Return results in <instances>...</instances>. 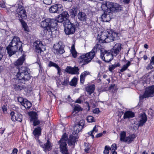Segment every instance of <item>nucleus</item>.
Segmentation results:
<instances>
[{
	"label": "nucleus",
	"mask_w": 154,
	"mask_h": 154,
	"mask_svg": "<svg viewBox=\"0 0 154 154\" xmlns=\"http://www.w3.org/2000/svg\"><path fill=\"white\" fill-rule=\"evenodd\" d=\"M101 8L104 11L101 19L103 21L106 22L110 20L112 16L113 12H117L122 10V7L119 4L110 2L102 3Z\"/></svg>",
	"instance_id": "obj_1"
},
{
	"label": "nucleus",
	"mask_w": 154,
	"mask_h": 154,
	"mask_svg": "<svg viewBox=\"0 0 154 154\" xmlns=\"http://www.w3.org/2000/svg\"><path fill=\"white\" fill-rule=\"evenodd\" d=\"M48 66L49 67L54 66L57 69L58 74L60 75L61 69L57 64L51 61H50Z\"/></svg>",
	"instance_id": "obj_25"
},
{
	"label": "nucleus",
	"mask_w": 154,
	"mask_h": 154,
	"mask_svg": "<svg viewBox=\"0 0 154 154\" xmlns=\"http://www.w3.org/2000/svg\"><path fill=\"white\" fill-rule=\"evenodd\" d=\"M75 136V135L74 136L72 135L70 136L68 140L69 145H74V144L76 141Z\"/></svg>",
	"instance_id": "obj_27"
},
{
	"label": "nucleus",
	"mask_w": 154,
	"mask_h": 154,
	"mask_svg": "<svg viewBox=\"0 0 154 154\" xmlns=\"http://www.w3.org/2000/svg\"><path fill=\"white\" fill-rule=\"evenodd\" d=\"M18 152V150L16 149H13L12 152L11 154H17Z\"/></svg>",
	"instance_id": "obj_55"
},
{
	"label": "nucleus",
	"mask_w": 154,
	"mask_h": 154,
	"mask_svg": "<svg viewBox=\"0 0 154 154\" xmlns=\"http://www.w3.org/2000/svg\"><path fill=\"white\" fill-rule=\"evenodd\" d=\"M139 121L138 126H142L147 121V118L146 114L143 113L141 114Z\"/></svg>",
	"instance_id": "obj_21"
},
{
	"label": "nucleus",
	"mask_w": 154,
	"mask_h": 154,
	"mask_svg": "<svg viewBox=\"0 0 154 154\" xmlns=\"http://www.w3.org/2000/svg\"><path fill=\"white\" fill-rule=\"evenodd\" d=\"M154 96V86H152L146 88L144 94L140 97L143 99Z\"/></svg>",
	"instance_id": "obj_11"
},
{
	"label": "nucleus",
	"mask_w": 154,
	"mask_h": 154,
	"mask_svg": "<svg viewBox=\"0 0 154 154\" xmlns=\"http://www.w3.org/2000/svg\"><path fill=\"white\" fill-rule=\"evenodd\" d=\"M135 136L134 134H132L126 137V140L125 142H127L128 143H131L135 138Z\"/></svg>",
	"instance_id": "obj_30"
},
{
	"label": "nucleus",
	"mask_w": 154,
	"mask_h": 154,
	"mask_svg": "<svg viewBox=\"0 0 154 154\" xmlns=\"http://www.w3.org/2000/svg\"><path fill=\"white\" fill-rule=\"evenodd\" d=\"M24 58L23 56H22V57L18 59L14 63V65L16 66H17L16 70V73H17V69H21L22 67H23V66H21L20 67V66H21L23 63L24 61ZM26 68H27L26 67Z\"/></svg>",
	"instance_id": "obj_20"
},
{
	"label": "nucleus",
	"mask_w": 154,
	"mask_h": 154,
	"mask_svg": "<svg viewBox=\"0 0 154 154\" xmlns=\"http://www.w3.org/2000/svg\"><path fill=\"white\" fill-rule=\"evenodd\" d=\"M69 82V79L67 78H64V81L61 83L62 85H66Z\"/></svg>",
	"instance_id": "obj_47"
},
{
	"label": "nucleus",
	"mask_w": 154,
	"mask_h": 154,
	"mask_svg": "<svg viewBox=\"0 0 154 154\" xmlns=\"http://www.w3.org/2000/svg\"><path fill=\"white\" fill-rule=\"evenodd\" d=\"M142 154H148L147 152L146 151H143L142 153Z\"/></svg>",
	"instance_id": "obj_64"
},
{
	"label": "nucleus",
	"mask_w": 154,
	"mask_h": 154,
	"mask_svg": "<svg viewBox=\"0 0 154 154\" xmlns=\"http://www.w3.org/2000/svg\"><path fill=\"white\" fill-rule=\"evenodd\" d=\"M113 56L112 53L104 50L101 53L100 57L105 62L108 63L113 58Z\"/></svg>",
	"instance_id": "obj_9"
},
{
	"label": "nucleus",
	"mask_w": 154,
	"mask_h": 154,
	"mask_svg": "<svg viewBox=\"0 0 154 154\" xmlns=\"http://www.w3.org/2000/svg\"><path fill=\"white\" fill-rule=\"evenodd\" d=\"M54 51L55 53L57 54H62L65 52L63 47L59 43L54 45Z\"/></svg>",
	"instance_id": "obj_15"
},
{
	"label": "nucleus",
	"mask_w": 154,
	"mask_h": 154,
	"mask_svg": "<svg viewBox=\"0 0 154 154\" xmlns=\"http://www.w3.org/2000/svg\"><path fill=\"white\" fill-rule=\"evenodd\" d=\"M100 112L99 109L98 108L95 109L93 110V112L94 113L98 114Z\"/></svg>",
	"instance_id": "obj_53"
},
{
	"label": "nucleus",
	"mask_w": 154,
	"mask_h": 154,
	"mask_svg": "<svg viewBox=\"0 0 154 154\" xmlns=\"http://www.w3.org/2000/svg\"><path fill=\"white\" fill-rule=\"evenodd\" d=\"M41 129L40 127H38L35 129L33 131V134L36 139H38L39 136L41 135Z\"/></svg>",
	"instance_id": "obj_23"
},
{
	"label": "nucleus",
	"mask_w": 154,
	"mask_h": 154,
	"mask_svg": "<svg viewBox=\"0 0 154 154\" xmlns=\"http://www.w3.org/2000/svg\"><path fill=\"white\" fill-rule=\"evenodd\" d=\"M26 154H31V152L29 150H27L26 152Z\"/></svg>",
	"instance_id": "obj_63"
},
{
	"label": "nucleus",
	"mask_w": 154,
	"mask_h": 154,
	"mask_svg": "<svg viewBox=\"0 0 154 154\" xmlns=\"http://www.w3.org/2000/svg\"><path fill=\"white\" fill-rule=\"evenodd\" d=\"M148 45L146 44H145L144 45V47L146 48V49H148Z\"/></svg>",
	"instance_id": "obj_62"
},
{
	"label": "nucleus",
	"mask_w": 154,
	"mask_h": 154,
	"mask_svg": "<svg viewBox=\"0 0 154 154\" xmlns=\"http://www.w3.org/2000/svg\"><path fill=\"white\" fill-rule=\"evenodd\" d=\"M120 64L119 63H117L116 64H115L113 65H112L109 66V70L112 72L113 69H114L116 67L119 66Z\"/></svg>",
	"instance_id": "obj_39"
},
{
	"label": "nucleus",
	"mask_w": 154,
	"mask_h": 154,
	"mask_svg": "<svg viewBox=\"0 0 154 154\" xmlns=\"http://www.w3.org/2000/svg\"><path fill=\"white\" fill-rule=\"evenodd\" d=\"M85 100V98L83 96H81L76 100L75 102L79 103H81L82 101H84Z\"/></svg>",
	"instance_id": "obj_40"
},
{
	"label": "nucleus",
	"mask_w": 154,
	"mask_h": 154,
	"mask_svg": "<svg viewBox=\"0 0 154 154\" xmlns=\"http://www.w3.org/2000/svg\"><path fill=\"white\" fill-rule=\"evenodd\" d=\"M5 129L4 128H1L0 129V133L2 134L4 132V131L5 130Z\"/></svg>",
	"instance_id": "obj_57"
},
{
	"label": "nucleus",
	"mask_w": 154,
	"mask_h": 154,
	"mask_svg": "<svg viewBox=\"0 0 154 154\" xmlns=\"http://www.w3.org/2000/svg\"><path fill=\"white\" fill-rule=\"evenodd\" d=\"M78 19L81 21L85 22L87 18V16L86 14L83 12H80L78 14Z\"/></svg>",
	"instance_id": "obj_22"
},
{
	"label": "nucleus",
	"mask_w": 154,
	"mask_h": 154,
	"mask_svg": "<svg viewBox=\"0 0 154 154\" xmlns=\"http://www.w3.org/2000/svg\"><path fill=\"white\" fill-rule=\"evenodd\" d=\"M17 71L16 75L17 79L14 86L16 91H19L25 87V82L30 79V76L28 71V68L26 67L17 69Z\"/></svg>",
	"instance_id": "obj_2"
},
{
	"label": "nucleus",
	"mask_w": 154,
	"mask_h": 154,
	"mask_svg": "<svg viewBox=\"0 0 154 154\" xmlns=\"http://www.w3.org/2000/svg\"><path fill=\"white\" fill-rule=\"evenodd\" d=\"M79 69L77 67L72 68L70 66H67L65 69L66 72L72 74H79Z\"/></svg>",
	"instance_id": "obj_18"
},
{
	"label": "nucleus",
	"mask_w": 154,
	"mask_h": 154,
	"mask_svg": "<svg viewBox=\"0 0 154 154\" xmlns=\"http://www.w3.org/2000/svg\"><path fill=\"white\" fill-rule=\"evenodd\" d=\"M152 64L151 63L148 64L146 67V69L148 70L151 69H152L153 66H152Z\"/></svg>",
	"instance_id": "obj_54"
},
{
	"label": "nucleus",
	"mask_w": 154,
	"mask_h": 154,
	"mask_svg": "<svg viewBox=\"0 0 154 154\" xmlns=\"http://www.w3.org/2000/svg\"><path fill=\"white\" fill-rule=\"evenodd\" d=\"M131 63L130 61H128L127 63L125 64L124 65L122 68L120 69V71L122 72L126 70L128 67L130 66Z\"/></svg>",
	"instance_id": "obj_37"
},
{
	"label": "nucleus",
	"mask_w": 154,
	"mask_h": 154,
	"mask_svg": "<svg viewBox=\"0 0 154 154\" xmlns=\"http://www.w3.org/2000/svg\"><path fill=\"white\" fill-rule=\"evenodd\" d=\"M3 4H0V7L2 8H5V2H3Z\"/></svg>",
	"instance_id": "obj_60"
},
{
	"label": "nucleus",
	"mask_w": 154,
	"mask_h": 154,
	"mask_svg": "<svg viewBox=\"0 0 154 154\" xmlns=\"http://www.w3.org/2000/svg\"><path fill=\"white\" fill-rule=\"evenodd\" d=\"M63 10V6L60 4L54 5L51 6L49 8L50 12L52 13L60 14L62 12Z\"/></svg>",
	"instance_id": "obj_10"
},
{
	"label": "nucleus",
	"mask_w": 154,
	"mask_h": 154,
	"mask_svg": "<svg viewBox=\"0 0 154 154\" xmlns=\"http://www.w3.org/2000/svg\"><path fill=\"white\" fill-rule=\"evenodd\" d=\"M5 51L4 48L0 47V60H2Z\"/></svg>",
	"instance_id": "obj_41"
},
{
	"label": "nucleus",
	"mask_w": 154,
	"mask_h": 154,
	"mask_svg": "<svg viewBox=\"0 0 154 154\" xmlns=\"http://www.w3.org/2000/svg\"><path fill=\"white\" fill-rule=\"evenodd\" d=\"M116 144H113L111 146V148H110V149L112 150L115 151L116 149Z\"/></svg>",
	"instance_id": "obj_49"
},
{
	"label": "nucleus",
	"mask_w": 154,
	"mask_h": 154,
	"mask_svg": "<svg viewBox=\"0 0 154 154\" xmlns=\"http://www.w3.org/2000/svg\"><path fill=\"white\" fill-rule=\"evenodd\" d=\"M33 45L36 51L38 53H40L41 52L44 51L46 50L45 45H43L41 41H35Z\"/></svg>",
	"instance_id": "obj_12"
},
{
	"label": "nucleus",
	"mask_w": 154,
	"mask_h": 154,
	"mask_svg": "<svg viewBox=\"0 0 154 154\" xmlns=\"http://www.w3.org/2000/svg\"><path fill=\"white\" fill-rule=\"evenodd\" d=\"M22 45V43L20 41V38L14 36L7 48L9 55L11 57L15 54L18 49L21 51Z\"/></svg>",
	"instance_id": "obj_5"
},
{
	"label": "nucleus",
	"mask_w": 154,
	"mask_h": 154,
	"mask_svg": "<svg viewBox=\"0 0 154 154\" xmlns=\"http://www.w3.org/2000/svg\"><path fill=\"white\" fill-rule=\"evenodd\" d=\"M95 55L94 52H93L92 51L85 54H83L81 56L79 59L81 60L80 62L83 63V65H85L91 61L94 58Z\"/></svg>",
	"instance_id": "obj_7"
},
{
	"label": "nucleus",
	"mask_w": 154,
	"mask_h": 154,
	"mask_svg": "<svg viewBox=\"0 0 154 154\" xmlns=\"http://www.w3.org/2000/svg\"><path fill=\"white\" fill-rule=\"evenodd\" d=\"M134 116V114L133 112L130 111H128L126 112L124 115V118H132Z\"/></svg>",
	"instance_id": "obj_28"
},
{
	"label": "nucleus",
	"mask_w": 154,
	"mask_h": 154,
	"mask_svg": "<svg viewBox=\"0 0 154 154\" xmlns=\"http://www.w3.org/2000/svg\"><path fill=\"white\" fill-rule=\"evenodd\" d=\"M98 131V129L96 127V125L95 126L93 129L91 131L88 133V134H94V132L97 133Z\"/></svg>",
	"instance_id": "obj_44"
},
{
	"label": "nucleus",
	"mask_w": 154,
	"mask_h": 154,
	"mask_svg": "<svg viewBox=\"0 0 154 154\" xmlns=\"http://www.w3.org/2000/svg\"><path fill=\"white\" fill-rule=\"evenodd\" d=\"M68 139L67 136L64 133L60 140L59 141L60 148L62 154H69L68 150L66 147V142Z\"/></svg>",
	"instance_id": "obj_6"
},
{
	"label": "nucleus",
	"mask_w": 154,
	"mask_h": 154,
	"mask_svg": "<svg viewBox=\"0 0 154 154\" xmlns=\"http://www.w3.org/2000/svg\"><path fill=\"white\" fill-rule=\"evenodd\" d=\"M110 149V148L108 146H105V150L103 151L104 154H108L109 152V150Z\"/></svg>",
	"instance_id": "obj_43"
},
{
	"label": "nucleus",
	"mask_w": 154,
	"mask_h": 154,
	"mask_svg": "<svg viewBox=\"0 0 154 154\" xmlns=\"http://www.w3.org/2000/svg\"><path fill=\"white\" fill-rule=\"evenodd\" d=\"M63 21H65V23L66 20L60 14L58 16L57 19L47 18L42 21L40 23L41 26L52 35L57 29V23H61Z\"/></svg>",
	"instance_id": "obj_3"
},
{
	"label": "nucleus",
	"mask_w": 154,
	"mask_h": 154,
	"mask_svg": "<svg viewBox=\"0 0 154 154\" xmlns=\"http://www.w3.org/2000/svg\"><path fill=\"white\" fill-rule=\"evenodd\" d=\"M22 26L23 28L24 29V30L28 31V26L25 23L22 24Z\"/></svg>",
	"instance_id": "obj_52"
},
{
	"label": "nucleus",
	"mask_w": 154,
	"mask_h": 154,
	"mask_svg": "<svg viewBox=\"0 0 154 154\" xmlns=\"http://www.w3.org/2000/svg\"><path fill=\"white\" fill-rule=\"evenodd\" d=\"M82 128V126H80L78 124L77 125L75 126L74 130H75V132L74 131L73 133L72 134L73 135H75L76 134V133H79L81 130Z\"/></svg>",
	"instance_id": "obj_33"
},
{
	"label": "nucleus",
	"mask_w": 154,
	"mask_h": 154,
	"mask_svg": "<svg viewBox=\"0 0 154 154\" xmlns=\"http://www.w3.org/2000/svg\"><path fill=\"white\" fill-rule=\"evenodd\" d=\"M31 121H32L34 126H36L39 124V121L37 119V115L35 112H32L31 116Z\"/></svg>",
	"instance_id": "obj_19"
},
{
	"label": "nucleus",
	"mask_w": 154,
	"mask_h": 154,
	"mask_svg": "<svg viewBox=\"0 0 154 154\" xmlns=\"http://www.w3.org/2000/svg\"><path fill=\"white\" fill-rule=\"evenodd\" d=\"M77 82V79L76 78L74 77L71 80L69 83V85L71 86H75Z\"/></svg>",
	"instance_id": "obj_36"
},
{
	"label": "nucleus",
	"mask_w": 154,
	"mask_h": 154,
	"mask_svg": "<svg viewBox=\"0 0 154 154\" xmlns=\"http://www.w3.org/2000/svg\"><path fill=\"white\" fill-rule=\"evenodd\" d=\"M102 135H103L102 133L98 134L96 135V137H101L102 136Z\"/></svg>",
	"instance_id": "obj_58"
},
{
	"label": "nucleus",
	"mask_w": 154,
	"mask_h": 154,
	"mask_svg": "<svg viewBox=\"0 0 154 154\" xmlns=\"http://www.w3.org/2000/svg\"><path fill=\"white\" fill-rule=\"evenodd\" d=\"M85 78L83 76H82V75H81L80 76V81L81 83L82 84L84 83L85 81Z\"/></svg>",
	"instance_id": "obj_50"
},
{
	"label": "nucleus",
	"mask_w": 154,
	"mask_h": 154,
	"mask_svg": "<svg viewBox=\"0 0 154 154\" xmlns=\"http://www.w3.org/2000/svg\"><path fill=\"white\" fill-rule=\"evenodd\" d=\"M126 133L125 131H122L120 134V140L121 141L125 142L126 140Z\"/></svg>",
	"instance_id": "obj_34"
},
{
	"label": "nucleus",
	"mask_w": 154,
	"mask_h": 154,
	"mask_svg": "<svg viewBox=\"0 0 154 154\" xmlns=\"http://www.w3.org/2000/svg\"><path fill=\"white\" fill-rule=\"evenodd\" d=\"M122 44L118 43L115 44L113 48L111 49L112 54L114 56L118 54L122 49Z\"/></svg>",
	"instance_id": "obj_14"
},
{
	"label": "nucleus",
	"mask_w": 154,
	"mask_h": 154,
	"mask_svg": "<svg viewBox=\"0 0 154 154\" xmlns=\"http://www.w3.org/2000/svg\"><path fill=\"white\" fill-rule=\"evenodd\" d=\"M118 35L119 33L114 31H103L98 35L97 40L100 43L110 42L117 39Z\"/></svg>",
	"instance_id": "obj_4"
},
{
	"label": "nucleus",
	"mask_w": 154,
	"mask_h": 154,
	"mask_svg": "<svg viewBox=\"0 0 154 154\" xmlns=\"http://www.w3.org/2000/svg\"><path fill=\"white\" fill-rule=\"evenodd\" d=\"M43 2L45 4L49 5L51 3L52 0H43Z\"/></svg>",
	"instance_id": "obj_48"
},
{
	"label": "nucleus",
	"mask_w": 154,
	"mask_h": 154,
	"mask_svg": "<svg viewBox=\"0 0 154 154\" xmlns=\"http://www.w3.org/2000/svg\"><path fill=\"white\" fill-rule=\"evenodd\" d=\"M87 121L89 122H95L94 118L92 116H88L87 118Z\"/></svg>",
	"instance_id": "obj_42"
},
{
	"label": "nucleus",
	"mask_w": 154,
	"mask_h": 154,
	"mask_svg": "<svg viewBox=\"0 0 154 154\" xmlns=\"http://www.w3.org/2000/svg\"><path fill=\"white\" fill-rule=\"evenodd\" d=\"M130 0H123L124 3L126 4H128L129 3Z\"/></svg>",
	"instance_id": "obj_59"
},
{
	"label": "nucleus",
	"mask_w": 154,
	"mask_h": 154,
	"mask_svg": "<svg viewBox=\"0 0 154 154\" xmlns=\"http://www.w3.org/2000/svg\"><path fill=\"white\" fill-rule=\"evenodd\" d=\"M18 101L20 102L21 104L22 105L25 101V99H23L22 97H19L17 98Z\"/></svg>",
	"instance_id": "obj_46"
},
{
	"label": "nucleus",
	"mask_w": 154,
	"mask_h": 154,
	"mask_svg": "<svg viewBox=\"0 0 154 154\" xmlns=\"http://www.w3.org/2000/svg\"><path fill=\"white\" fill-rule=\"evenodd\" d=\"M102 46L100 44L97 43L94 46L92 51L93 52H94L95 54L97 51H100L101 53L103 51V50H102Z\"/></svg>",
	"instance_id": "obj_26"
},
{
	"label": "nucleus",
	"mask_w": 154,
	"mask_h": 154,
	"mask_svg": "<svg viewBox=\"0 0 154 154\" xmlns=\"http://www.w3.org/2000/svg\"><path fill=\"white\" fill-rule=\"evenodd\" d=\"M61 14L66 20V22L67 21V20H69L68 18H69V16L67 11H63Z\"/></svg>",
	"instance_id": "obj_38"
},
{
	"label": "nucleus",
	"mask_w": 154,
	"mask_h": 154,
	"mask_svg": "<svg viewBox=\"0 0 154 154\" xmlns=\"http://www.w3.org/2000/svg\"><path fill=\"white\" fill-rule=\"evenodd\" d=\"M95 87L94 85L92 84L91 85H88L85 87V90L86 91L91 95L92 93L95 90Z\"/></svg>",
	"instance_id": "obj_24"
},
{
	"label": "nucleus",
	"mask_w": 154,
	"mask_h": 154,
	"mask_svg": "<svg viewBox=\"0 0 154 154\" xmlns=\"http://www.w3.org/2000/svg\"><path fill=\"white\" fill-rule=\"evenodd\" d=\"M2 108L3 111H6L7 110V109L5 106H2Z\"/></svg>",
	"instance_id": "obj_61"
},
{
	"label": "nucleus",
	"mask_w": 154,
	"mask_h": 154,
	"mask_svg": "<svg viewBox=\"0 0 154 154\" xmlns=\"http://www.w3.org/2000/svg\"><path fill=\"white\" fill-rule=\"evenodd\" d=\"M64 32L66 34L69 35L74 33L75 27V25L71 23L69 20H67V21L64 24Z\"/></svg>",
	"instance_id": "obj_8"
},
{
	"label": "nucleus",
	"mask_w": 154,
	"mask_h": 154,
	"mask_svg": "<svg viewBox=\"0 0 154 154\" xmlns=\"http://www.w3.org/2000/svg\"><path fill=\"white\" fill-rule=\"evenodd\" d=\"M23 104L22 106H23L25 108L27 109L29 108L32 106L31 103L26 99H25Z\"/></svg>",
	"instance_id": "obj_31"
},
{
	"label": "nucleus",
	"mask_w": 154,
	"mask_h": 154,
	"mask_svg": "<svg viewBox=\"0 0 154 154\" xmlns=\"http://www.w3.org/2000/svg\"><path fill=\"white\" fill-rule=\"evenodd\" d=\"M40 145L41 146L43 149L46 152L47 151L51 150L52 147V144L48 140L45 143H43L39 142Z\"/></svg>",
	"instance_id": "obj_16"
},
{
	"label": "nucleus",
	"mask_w": 154,
	"mask_h": 154,
	"mask_svg": "<svg viewBox=\"0 0 154 154\" xmlns=\"http://www.w3.org/2000/svg\"><path fill=\"white\" fill-rule=\"evenodd\" d=\"M150 63L152 64H154V56L151 57L150 60Z\"/></svg>",
	"instance_id": "obj_56"
},
{
	"label": "nucleus",
	"mask_w": 154,
	"mask_h": 154,
	"mask_svg": "<svg viewBox=\"0 0 154 154\" xmlns=\"http://www.w3.org/2000/svg\"><path fill=\"white\" fill-rule=\"evenodd\" d=\"M11 116V119L13 121H17L19 122H21L22 121V115L20 114L15 113L14 112H12L10 113Z\"/></svg>",
	"instance_id": "obj_17"
},
{
	"label": "nucleus",
	"mask_w": 154,
	"mask_h": 154,
	"mask_svg": "<svg viewBox=\"0 0 154 154\" xmlns=\"http://www.w3.org/2000/svg\"><path fill=\"white\" fill-rule=\"evenodd\" d=\"M71 51L72 56L74 58H76L77 56V52L75 49V47L73 45L71 47Z\"/></svg>",
	"instance_id": "obj_35"
},
{
	"label": "nucleus",
	"mask_w": 154,
	"mask_h": 154,
	"mask_svg": "<svg viewBox=\"0 0 154 154\" xmlns=\"http://www.w3.org/2000/svg\"><path fill=\"white\" fill-rule=\"evenodd\" d=\"M89 74V72L88 71H85L84 72H82L81 74V75H82V76H83L85 78V77L87 75H88Z\"/></svg>",
	"instance_id": "obj_51"
},
{
	"label": "nucleus",
	"mask_w": 154,
	"mask_h": 154,
	"mask_svg": "<svg viewBox=\"0 0 154 154\" xmlns=\"http://www.w3.org/2000/svg\"><path fill=\"white\" fill-rule=\"evenodd\" d=\"M116 85L113 84L111 85L109 88V90L110 91H111L112 92L114 91L116 89Z\"/></svg>",
	"instance_id": "obj_45"
},
{
	"label": "nucleus",
	"mask_w": 154,
	"mask_h": 154,
	"mask_svg": "<svg viewBox=\"0 0 154 154\" xmlns=\"http://www.w3.org/2000/svg\"><path fill=\"white\" fill-rule=\"evenodd\" d=\"M82 110V109L79 105H76L74 108L73 111L72 113V114L73 116H74L77 112H78Z\"/></svg>",
	"instance_id": "obj_32"
},
{
	"label": "nucleus",
	"mask_w": 154,
	"mask_h": 154,
	"mask_svg": "<svg viewBox=\"0 0 154 154\" xmlns=\"http://www.w3.org/2000/svg\"><path fill=\"white\" fill-rule=\"evenodd\" d=\"M77 9L75 7L72 8L69 11L70 16L72 17H74L76 16L77 14Z\"/></svg>",
	"instance_id": "obj_29"
},
{
	"label": "nucleus",
	"mask_w": 154,
	"mask_h": 154,
	"mask_svg": "<svg viewBox=\"0 0 154 154\" xmlns=\"http://www.w3.org/2000/svg\"><path fill=\"white\" fill-rule=\"evenodd\" d=\"M18 17L21 18H25L26 17V13L23 6L19 5L16 10Z\"/></svg>",
	"instance_id": "obj_13"
}]
</instances>
